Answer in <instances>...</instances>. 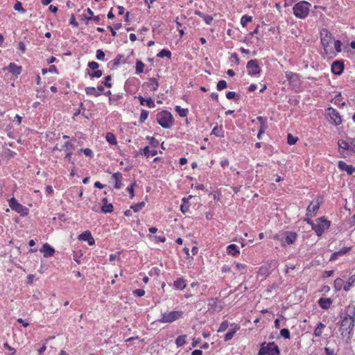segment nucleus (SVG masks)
I'll use <instances>...</instances> for the list:
<instances>
[{
	"label": "nucleus",
	"mask_w": 355,
	"mask_h": 355,
	"mask_svg": "<svg viewBox=\"0 0 355 355\" xmlns=\"http://www.w3.org/2000/svg\"><path fill=\"white\" fill-rule=\"evenodd\" d=\"M320 40L324 53L326 55L334 54L333 46L331 45L333 37L331 33L329 32L328 30L324 28L320 31Z\"/></svg>",
	"instance_id": "nucleus-1"
},
{
	"label": "nucleus",
	"mask_w": 355,
	"mask_h": 355,
	"mask_svg": "<svg viewBox=\"0 0 355 355\" xmlns=\"http://www.w3.org/2000/svg\"><path fill=\"white\" fill-rule=\"evenodd\" d=\"M156 119L159 125L164 128H170L173 124V115L166 110H163L157 114Z\"/></svg>",
	"instance_id": "nucleus-2"
},
{
	"label": "nucleus",
	"mask_w": 355,
	"mask_h": 355,
	"mask_svg": "<svg viewBox=\"0 0 355 355\" xmlns=\"http://www.w3.org/2000/svg\"><path fill=\"white\" fill-rule=\"evenodd\" d=\"M311 4L305 1L297 3L293 6V13L295 16L300 19H304L309 13Z\"/></svg>",
	"instance_id": "nucleus-3"
},
{
	"label": "nucleus",
	"mask_w": 355,
	"mask_h": 355,
	"mask_svg": "<svg viewBox=\"0 0 355 355\" xmlns=\"http://www.w3.org/2000/svg\"><path fill=\"white\" fill-rule=\"evenodd\" d=\"M183 312L182 311L164 312L162 313L161 318L158 320V322L161 323H172L181 318Z\"/></svg>",
	"instance_id": "nucleus-4"
},
{
	"label": "nucleus",
	"mask_w": 355,
	"mask_h": 355,
	"mask_svg": "<svg viewBox=\"0 0 355 355\" xmlns=\"http://www.w3.org/2000/svg\"><path fill=\"white\" fill-rule=\"evenodd\" d=\"M330 225L331 223L329 220L324 217H320L318 218L314 225H313L312 229L315 232L316 234L320 236L326 230L329 229Z\"/></svg>",
	"instance_id": "nucleus-5"
},
{
	"label": "nucleus",
	"mask_w": 355,
	"mask_h": 355,
	"mask_svg": "<svg viewBox=\"0 0 355 355\" xmlns=\"http://www.w3.org/2000/svg\"><path fill=\"white\" fill-rule=\"evenodd\" d=\"M278 346L275 343H264L259 352V355H279Z\"/></svg>",
	"instance_id": "nucleus-6"
},
{
	"label": "nucleus",
	"mask_w": 355,
	"mask_h": 355,
	"mask_svg": "<svg viewBox=\"0 0 355 355\" xmlns=\"http://www.w3.org/2000/svg\"><path fill=\"white\" fill-rule=\"evenodd\" d=\"M355 320L343 318L340 324V331L343 337L349 338L354 327Z\"/></svg>",
	"instance_id": "nucleus-7"
},
{
	"label": "nucleus",
	"mask_w": 355,
	"mask_h": 355,
	"mask_svg": "<svg viewBox=\"0 0 355 355\" xmlns=\"http://www.w3.org/2000/svg\"><path fill=\"white\" fill-rule=\"evenodd\" d=\"M8 205L12 209V210L15 211L21 216H26L28 214V209L26 207L19 203L14 197L8 200Z\"/></svg>",
	"instance_id": "nucleus-8"
},
{
	"label": "nucleus",
	"mask_w": 355,
	"mask_h": 355,
	"mask_svg": "<svg viewBox=\"0 0 355 355\" xmlns=\"http://www.w3.org/2000/svg\"><path fill=\"white\" fill-rule=\"evenodd\" d=\"M327 115L329 118V121L335 125H338L342 123V119L340 113L333 107H329L326 110Z\"/></svg>",
	"instance_id": "nucleus-9"
},
{
	"label": "nucleus",
	"mask_w": 355,
	"mask_h": 355,
	"mask_svg": "<svg viewBox=\"0 0 355 355\" xmlns=\"http://www.w3.org/2000/svg\"><path fill=\"white\" fill-rule=\"evenodd\" d=\"M321 204V200L319 198L313 200L306 209V216L313 217L318 210L319 209Z\"/></svg>",
	"instance_id": "nucleus-10"
},
{
	"label": "nucleus",
	"mask_w": 355,
	"mask_h": 355,
	"mask_svg": "<svg viewBox=\"0 0 355 355\" xmlns=\"http://www.w3.org/2000/svg\"><path fill=\"white\" fill-rule=\"evenodd\" d=\"M246 67L248 71V74L250 76H257L261 73V69L257 60L248 61Z\"/></svg>",
	"instance_id": "nucleus-11"
},
{
	"label": "nucleus",
	"mask_w": 355,
	"mask_h": 355,
	"mask_svg": "<svg viewBox=\"0 0 355 355\" xmlns=\"http://www.w3.org/2000/svg\"><path fill=\"white\" fill-rule=\"evenodd\" d=\"M78 239L80 241H87L89 245H93L95 243V240L89 231H85L78 236Z\"/></svg>",
	"instance_id": "nucleus-12"
},
{
	"label": "nucleus",
	"mask_w": 355,
	"mask_h": 355,
	"mask_svg": "<svg viewBox=\"0 0 355 355\" xmlns=\"http://www.w3.org/2000/svg\"><path fill=\"white\" fill-rule=\"evenodd\" d=\"M286 77L287 80L289 81L290 84L293 85V86L300 85V80L298 74L291 71H287L286 72Z\"/></svg>",
	"instance_id": "nucleus-13"
},
{
	"label": "nucleus",
	"mask_w": 355,
	"mask_h": 355,
	"mask_svg": "<svg viewBox=\"0 0 355 355\" xmlns=\"http://www.w3.org/2000/svg\"><path fill=\"white\" fill-rule=\"evenodd\" d=\"M338 167L340 171H345L349 175H352L355 171V168L352 165H348L344 161H339Z\"/></svg>",
	"instance_id": "nucleus-14"
},
{
	"label": "nucleus",
	"mask_w": 355,
	"mask_h": 355,
	"mask_svg": "<svg viewBox=\"0 0 355 355\" xmlns=\"http://www.w3.org/2000/svg\"><path fill=\"white\" fill-rule=\"evenodd\" d=\"M40 252L43 253L44 257H50L54 254L55 250L49 243H45L40 249Z\"/></svg>",
	"instance_id": "nucleus-15"
},
{
	"label": "nucleus",
	"mask_w": 355,
	"mask_h": 355,
	"mask_svg": "<svg viewBox=\"0 0 355 355\" xmlns=\"http://www.w3.org/2000/svg\"><path fill=\"white\" fill-rule=\"evenodd\" d=\"M270 263H267L259 268L257 275L259 277H261L263 279H265L270 273Z\"/></svg>",
	"instance_id": "nucleus-16"
},
{
	"label": "nucleus",
	"mask_w": 355,
	"mask_h": 355,
	"mask_svg": "<svg viewBox=\"0 0 355 355\" xmlns=\"http://www.w3.org/2000/svg\"><path fill=\"white\" fill-rule=\"evenodd\" d=\"M230 327L231 328L229 330V331L225 335V338H224L225 341L230 340L234 336L236 331L239 330L240 328L239 325L236 323L231 324Z\"/></svg>",
	"instance_id": "nucleus-17"
},
{
	"label": "nucleus",
	"mask_w": 355,
	"mask_h": 355,
	"mask_svg": "<svg viewBox=\"0 0 355 355\" xmlns=\"http://www.w3.org/2000/svg\"><path fill=\"white\" fill-rule=\"evenodd\" d=\"M344 65L343 62L334 61L331 64V71L336 75H340L343 72Z\"/></svg>",
	"instance_id": "nucleus-18"
},
{
	"label": "nucleus",
	"mask_w": 355,
	"mask_h": 355,
	"mask_svg": "<svg viewBox=\"0 0 355 355\" xmlns=\"http://www.w3.org/2000/svg\"><path fill=\"white\" fill-rule=\"evenodd\" d=\"M297 239V234L295 232H287L285 240L282 241V245H291L293 244Z\"/></svg>",
	"instance_id": "nucleus-19"
},
{
	"label": "nucleus",
	"mask_w": 355,
	"mask_h": 355,
	"mask_svg": "<svg viewBox=\"0 0 355 355\" xmlns=\"http://www.w3.org/2000/svg\"><path fill=\"white\" fill-rule=\"evenodd\" d=\"M344 318L355 320V306L349 305L345 310Z\"/></svg>",
	"instance_id": "nucleus-20"
},
{
	"label": "nucleus",
	"mask_w": 355,
	"mask_h": 355,
	"mask_svg": "<svg viewBox=\"0 0 355 355\" xmlns=\"http://www.w3.org/2000/svg\"><path fill=\"white\" fill-rule=\"evenodd\" d=\"M226 252L229 255L236 257L240 254L239 247L236 244H230L227 245Z\"/></svg>",
	"instance_id": "nucleus-21"
},
{
	"label": "nucleus",
	"mask_w": 355,
	"mask_h": 355,
	"mask_svg": "<svg viewBox=\"0 0 355 355\" xmlns=\"http://www.w3.org/2000/svg\"><path fill=\"white\" fill-rule=\"evenodd\" d=\"M234 269V274L243 275L247 272V266L244 263H236Z\"/></svg>",
	"instance_id": "nucleus-22"
},
{
	"label": "nucleus",
	"mask_w": 355,
	"mask_h": 355,
	"mask_svg": "<svg viewBox=\"0 0 355 355\" xmlns=\"http://www.w3.org/2000/svg\"><path fill=\"white\" fill-rule=\"evenodd\" d=\"M112 178L114 180V188L119 189L122 187V174L119 172L115 173L112 175Z\"/></svg>",
	"instance_id": "nucleus-23"
},
{
	"label": "nucleus",
	"mask_w": 355,
	"mask_h": 355,
	"mask_svg": "<svg viewBox=\"0 0 355 355\" xmlns=\"http://www.w3.org/2000/svg\"><path fill=\"white\" fill-rule=\"evenodd\" d=\"M257 120L261 123V126L259 130L257 137L259 139H261V135H263L265 132L266 128H267L266 125V120L264 118H263L262 116H258Z\"/></svg>",
	"instance_id": "nucleus-24"
},
{
	"label": "nucleus",
	"mask_w": 355,
	"mask_h": 355,
	"mask_svg": "<svg viewBox=\"0 0 355 355\" xmlns=\"http://www.w3.org/2000/svg\"><path fill=\"white\" fill-rule=\"evenodd\" d=\"M137 98L139 100L141 105H146L150 108H154L155 107V104L151 98L145 99L143 96H137Z\"/></svg>",
	"instance_id": "nucleus-25"
},
{
	"label": "nucleus",
	"mask_w": 355,
	"mask_h": 355,
	"mask_svg": "<svg viewBox=\"0 0 355 355\" xmlns=\"http://www.w3.org/2000/svg\"><path fill=\"white\" fill-rule=\"evenodd\" d=\"M8 71L14 75H19L21 72V67L11 62L7 68Z\"/></svg>",
	"instance_id": "nucleus-26"
},
{
	"label": "nucleus",
	"mask_w": 355,
	"mask_h": 355,
	"mask_svg": "<svg viewBox=\"0 0 355 355\" xmlns=\"http://www.w3.org/2000/svg\"><path fill=\"white\" fill-rule=\"evenodd\" d=\"M332 303V301L330 298H324L322 297L318 300V304L319 306L324 309H327L330 307L331 304Z\"/></svg>",
	"instance_id": "nucleus-27"
},
{
	"label": "nucleus",
	"mask_w": 355,
	"mask_h": 355,
	"mask_svg": "<svg viewBox=\"0 0 355 355\" xmlns=\"http://www.w3.org/2000/svg\"><path fill=\"white\" fill-rule=\"evenodd\" d=\"M85 92L88 96H94L98 97L100 95V92L96 89V87H87L85 89Z\"/></svg>",
	"instance_id": "nucleus-28"
},
{
	"label": "nucleus",
	"mask_w": 355,
	"mask_h": 355,
	"mask_svg": "<svg viewBox=\"0 0 355 355\" xmlns=\"http://www.w3.org/2000/svg\"><path fill=\"white\" fill-rule=\"evenodd\" d=\"M350 139L351 138H347L346 140L339 139L338 141V145L339 148H342L343 150H349Z\"/></svg>",
	"instance_id": "nucleus-29"
},
{
	"label": "nucleus",
	"mask_w": 355,
	"mask_h": 355,
	"mask_svg": "<svg viewBox=\"0 0 355 355\" xmlns=\"http://www.w3.org/2000/svg\"><path fill=\"white\" fill-rule=\"evenodd\" d=\"M173 286L177 289L183 290L186 287L185 280L182 278H179L174 282Z\"/></svg>",
	"instance_id": "nucleus-30"
},
{
	"label": "nucleus",
	"mask_w": 355,
	"mask_h": 355,
	"mask_svg": "<svg viewBox=\"0 0 355 355\" xmlns=\"http://www.w3.org/2000/svg\"><path fill=\"white\" fill-rule=\"evenodd\" d=\"M324 327H325V325L324 324H322V322H318L315 329H314L313 335L315 337L321 336V335L322 334V330Z\"/></svg>",
	"instance_id": "nucleus-31"
},
{
	"label": "nucleus",
	"mask_w": 355,
	"mask_h": 355,
	"mask_svg": "<svg viewBox=\"0 0 355 355\" xmlns=\"http://www.w3.org/2000/svg\"><path fill=\"white\" fill-rule=\"evenodd\" d=\"M354 282L355 277L354 276L350 277L346 283L344 282L343 290L346 292L349 291Z\"/></svg>",
	"instance_id": "nucleus-32"
},
{
	"label": "nucleus",
	"mask_w": 355,
	"mask_h": 355,
	"mask_svg": "<svg viewBox=\"0 0 355 355\" xmlns=\"http://www.w3.org/2000/svg\"><path fill=\"white\" fill-rule=\"evenodd\" d=\"M105 139L107 141L112 145H116L117 144L116 137L112 132H107L106 134Z\"/></svg>",
	"instance_id": "nucleus-33"
},
{
	"label": "nucleus",
	"mask_w": 355,
	"mask_h": 355,
	"mask_svg": "<svg viewBox=\"0 0 355 355\" xmlns=\"http://www.w3.org/2000/svg\"><path fill=\"white\" fill-rule=\"evenodd\" d=\"M344 281L341 278H336L334 281V287L336 291H338L343 288Z\"/></svg>",
	"instance_id": "nucleus-34"
},
{
	"label": "nucleus",
	"mask_w": 355,
	"mask_h": 355,
	"mask_svg": "<svg viewBox=\"0 0 355 355\" xmlns=\"http://www.w3.org/2000/svg\"><path fill=\"white\" fill-rule=\"evenodd\" d=\"M175 110L178 113L180 117H185L187 116L189 113L188 109L182 108L179 105L175 106Z\"/></svg>",
	"instance_id": "nucleus-35"
},
{
	"label": "nucleus",
	"mask_w": 355,
	"mask_h": 355,
	"mask_svg": "<svg viewBox=\"0 0 355 355\" xmlns=\"http://www.w3.org/2000/svg\"><path fill=\"white\" fill-rule=\"evenodd\" d=\"M187 336L182 335L178 336L175 340V344L178 347H182L186 343Z\"/></svg>",
	"instance_id": "nucleus-36"
},
{
	"label": "nucleus",
	"mask_w": 355,
	"mask_h": 355,
	"mask_svg": "<svg viewBox=\"0 0 355 355\" xmlns=\"http://www.w3.org/2000/svg\"><path fill=\"white\" fill-rule=\"evenodd\" d=\"M148 87L151 91H156L159 87V83L155 78H151L150 82L148 83Z\"/></svg>",
	"instance_id": "nucleus-37"
},
{
	"label": "nucleus",
	"mask_w": 355,
	"mask_h": 355,
	"mask_svg": "<svg viewBox=\"0 0 355 355\" xmlns=\"http://www.w3.org/2000/svg\"><path fill=\"white\" fill-rule=\"evenodd\" d=\"M143 154L146 156L147 157H149L150 156H155L157 155V150H150V148L148 146H146L143 149Z\"/></svg>",
	"instance_id": "nucleus-38"
},
{
	"label": "nucleus",
	"mask_w": 355,
	"mask_h": 355,
	"mask_svg": "<svg viewBox=\"0 0 355 355\" xmlns=\"http://www.w3.org/2000/svg\"><path fill=\"white\" fill-rule=\"evenodd\" d=\"M101 211L104 214L112 213L113 211V205L111 203L103 205L101 207Z\"/></svg>",
	"instance_id": "nucleus-39"
},
{
	"label": "nucleus",
	"mask_w": 355,
	"mask_h": 355,
	"mask_svg": "<svg viewBox=\"0 0 355 355\" xmlns=\"http://www.w3.org/2000/svg\"><path fill=\"white\" fill-rule=\"evenodd\" d=\"M252 20V17L251 16H248V15H243L242 16L241 19V24L245 27L246 26V25L251 22Z\"/></svg>",
	"instance_id": "nucleus-40"
},
{
	"label": "nucleus",
	"mask_w": 355,
	"mask_h": 355,
	"mask_svg": "<svg viewBox=\"0 0 355 355\" xmlns=\"http://www.w3.org/2000/svg\"><path fill=\"white\" fill-rule=\"evenodd\" d=\"M158 58H164L166 57L168 58H171V53L170 51L166 49H162L160 52H159L157 55Z\"/></svg>",
	"instance_id": "nucleus-41"
},
{
	"label": "nucleus",
	"mask_w": 355,
	"mask_h": 355,
	"mask_svg": "<svg viewBox=\"0 0 355 355\" xmlns=\"http://www.w3.org/2000/svg\"><path fill=\"white\" fill-rule=\"evenodd\" d=\"M145 64L141 61H137L136 62V72L137 73H143Z\"/></svg>",
	"instance_id": "nucleus-42"
},
{
	"label": "nucleus",
	"mask_w": 355,
	"mask_h": 355,
	"mask_svg": "<svg viewBox=\"0 0 355 355\" xmlns=\"http://www.w3.org/2000/svg\"><path fill=\"white\" fill-rule=\"evenodd\" d=\"M145 205V202H139L137 204H135L134 205H132L131 206V209L135 211V212H137V211H139Z\"/></svg>",
	"instance_id": "nucleus-43"
},
{
	"label": "nucleus",
	"mask_w": 355,
	"mask_h": 355,
	"mask_svg": "<svg viewBox=\"0 0 355 355\" xmlns=\"http://www.w3.org/2000/svg\"><path fill=\"white\" fill-rule=\"evenodd\" d=\"M334 53H340L341 52L342 49H341V42L340 40H335L334 42Z\"/></svg>",
	"instance_id": "nucleus-44"
},
{
	"label": "nucleus",
	"mask_w": 355,
	"mask_h": 355,
	"mask_svg": "<svg viewBox=\"0 0 355 355\" xmlns=\"http://www.w3.org/2000/svg\"><path fill=\"white\" fill-rule=\"evenodd\" d=\"M148 114H149L148 111H147L146 110H141L140 117H139V122L144 123L147 119V118L148 116Z\"/></svg>",
	"instance_id": "nucleus-45"
},
{
	"label": "nucleus",
	"mask_w": 355,
	"mask_h": 355,
	"mask_svg": "<svg viewBox=\"0 0 355 355\" xmlns=\"http://www.w3.org/2000/svg\"><path fill=\"white\" fill-rule=\"evenodd\" d=\"M88 74L90 76V78H98L102 76L103 72H102L101 70L97 69V70H95L93 72H88Z\"/></svg>",
	"instance_id": "nucleus-46"
},
{
	"label": "nucleus",
	"mask_w": 355,
	"mask_h": 355,
	"mask_svg": "<svg viewBox=\"0 0 355 355\" xmlns=\"http://www.w3.org/2000/svg\"><path fill=\"white\" fill-rule=\"evenodd\" d=\"M211 133L213 135H216V137H223L222 129L218 128V126H215L213 128Z\"/></svg>",
	"instance_id": "nucleus-47"
},
{
	"label": "nucleus",
	"mask_w": 355,
	"mask_h": 355,
	"mask_svg": "<svg viewBox=\"0 0 355 355\" xmlns=\"http://www.w3.org/2000/svg\"><path fill=\"white\" fill-rule=\"evenodd\" d=\"M297 137L293 136L291 134H288L287 136V142L290 145L295 144L297 141Z\"/></svg>",
	"instance_id": "nucleus-48"
},
{
	"label": "nucleus",
	"mask_w": 355,
	"mask_h": 355,
	"mask_svg": "<svg viewBox=\"0 0 355 355\" xmlns=\"http://www.w3.org/2000/svg\"><path fill=\"white\" fill-rule=\"evenodd\" d=\"M227 87V83L224 80H219L217 83V89L220 91L225 89Z\"/></svg>",
	"instance_id": "nucleus-49"
},
{
	"label": "nucleus",
	"mask_w": 355,
	"mask_h": 355,
	"mask_svg": "<svg viewBox=\"0 0 355 355\" xmlns=\"http://www.w3.org/2000/svg\"><path fill=\"white\" fill-rule=\"evenodd\" d=\"M350 250L351 247H345L336 252L337 253L338 257H340L346 254L347 252L350 251Z\"/></svg>",
	"instance_id": "nucleus-50"
},
{
	"label": "nucleus",
	"mask_w": 355,
	"mask_h": 355,
	"mask_svg": "<svg viewBox=\"0 0 355 355\" xmlns=\"http://www.w3.org/2000/svg\"><path fill=\"white\" fill-rule=\"evenodd\" d=\"M228 326H229L228 322L226 321V320L223 321L220 324V327H219V328L218 329V332H223V331H225L228 328Z\"/></svg>",
	"instance_id": "nucleus-51"
},
{
	"label": "nucleus",
	"mask_w": 355,
	"mask_h": 355,
	"mask_svg": "<svg viewBox=\"0 0 355 355\" xmlns=\"http://www.w3.org/2000/svg\"><path fill=\"white\" fill-rule=\"evenodd\" d=\"M136 184V182H132L128 188H127V191H128L129 194H130V198H133L134 196H135V193H134V186Z\"/></svg>",
	"instance_id": "nucleus-52"
},
{
	"label": "nucleus",
	"mask_w": 355,
	"mask_h": 355,
	"mask_svg": "<svg viewBox=\"0 0 355 355\" xmlns=\"http://www.w3.org/2000/svg\"><path fill=\"white\" fill-rule=\"evenodd\" d=\"M182 200L184 201V202H187V201H186V200H185V198H183V199H182ZM180 210H181V211H182L183 214H185V213H187V212H188V211H189V206L187 204L184 203V204L181 205V206H180Z\"/></svg>",
	"instance_id": "nucleus-53"
},
{
	"label": "nucleus",
	"mask_w": 355,
	"mask_h": 355,
	"mask_svg": "<svg viewBox=\"0 0 355 355\" xmlns=\"http://www.w3.org/2000/svg\"><path fill=\"white\" fill-rule=\"evenodd\" d=\"M96 57L97 60H103L105 58V53L102 50L98 49L96 51Z\"/></svg>",
	"instance_id": "nucleus-54"
},
{
	"label": "nucleus",
	"mask_w": 355,
	"mask_h": 355,
	"mask_svg": "<svg viewBox=\"0 0 355 355\" xmlns=\"http://www.w3.org/2000/svg\"><path fill=\"white\" fill-rule=\"evenodd\" d=\"M280 335L285 338H289L290 331L288 329H282L280 331Z\"/></svg>",
	"instance_id": "nucleus-55"
},
{
	"label": "nucleus",
	"mask_w": 355,
	"mask_h": 355,
	"mask_svg": "<svg viewBox=\"0 0 355 355\" xmlns=\"http://www.w3.org/2000/svg\"><path fill=\"white\" fill-rule=\"evenodd\" d=\"M103 84L105 86H106L107 87H112V78H111V76H107L105 78V80L103 82Z\"/></svg>",
	"instance_id": "nucleus-56"
},
{
	"label": "nucleus",
	"mask_w": 355,
	"mask_h": 355,
	"mask_svg": "<svg viewBox=\"0 0 355 355\" xmlns=\"http://www.w3.org/2000/svg\"><path fill=\"white\" fill-rule=\"evenodd\" d=\"M203 19V20L205 21V22L209 25L211 24V23L213 21V17L211 16V15H204V17H202Z\"/></svg>",
	"instance_id": "nucleus-57"
},
{
	"label": "nucleus",
	"mask_w": 355,
	"mask_h": 355,
	"mask_svg": "<svg viewBox=\"0 0 355 355\" xmlns=\"http://www.w3.org/2000/svg\"><path fill=\"white\" fill-rule=\"evenodd\" d=\"M80 152H83L87 157L93 156V151L89 148L80 149Z\"/></svg>",
	"instance_id": "nucleus-58"
},
{
	"label": "nucleus",
	"mask_w": 355,
	"mask_h": 355,
	"mask_svg": "<svg viewBox=\"0 0 355 355\" xmlns=\"http://www.w3.org/2000/svg\"><path fill=\"white\" fill-rule=\"evenodd\" d=\"M133 294L137 297H142L145 295V291L144 289H136L133 291Z\"/></svg>",
	"instance_id": "nucleus-59"
},
{
	"label": "nucleus",
	"mask_w": 355,
	"mask_h": 355,
	"mask_svg": "<svg viewBox=\"0 0 355 355\" xmlns=\"http://www.w3.org/2000/svg\"><path fill=\"white\" fill-rule=\"evenodd\" d=\"M14 9L17 11H21L22 12H25V10L23 8L21 3L19 1L15 4Z\"/></svg>",
	"instance_id": "nucleus-60"
},
{
	"label": "nucleus",
	"mask_w": 355,
	"mask_h": 355,
	"mask_svg": "<svg viewBox=\"0 0 355 355\" xmlns=\"http://www.w3.org/2000/svg\"><path fill=\"white\" fill-rule=\"evenodd\" d=\"M88 67L92 70H96L98 68L99 64L97 62L93 61V62H89L88 63Z\"/></svg>",
	"instance_id": "nucleus-61"
},
{
	"label": "nucleus",
	"mask_w": 355,
	"mask_h": 355,
	"mask_svg": "<svg viewBox=\"0 0 355 355\" xmlns=\"http://www.w3.org/2000/svg\"><path fill=\"white\" fill-rule=\"evenodd\" d=\"M326 355H337V353L334 349H331L330 347H325L324 349Z\"/></svg>",
	"instance_id": "nucleus-62"
},
{
	"label": "nucleus",
	"mask_w": 355,
	"mask_h": 355,
	"mask_svg": "<svg viewBox=\"0 0 355 355\" xmlns=\"http://www.w3.org/2000/svg\"><path fill=\"white\" fill-rule=\"evenodd\" d=\"M349 150L355 153V139L353 138L350 139Z\"/></svg>",
	"instance_id": "nucleus-63"
},
{
	"label": "nucleus",
	"mask_w": 355,
	"mask_h": 355,
	"mask_svg": "<svg viewBox=\"0 0 355 355\" xmlns=\"http://www.w3.org/2000/svg\"><path fill=\"white\" fill-rule=\"evenodd\" d=\"M69 23H70V24H71L72 26H73L75 27L78 26V22L76 21L74 15H71L70 20H69Z\"/></svg>",
	"instance_id": "nucleus-64"
}]
</instances>
